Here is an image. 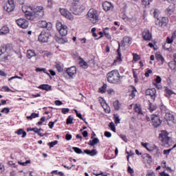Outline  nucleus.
<instances>
[{
	"label": "nucleus",
	"instance_id": "f257e3e1",
	"mask_svg": "<svg viewBox=\"0 0 176 176\" xmlns=\"http://www.w3.org/2000/svg\"><path fill=\"white\" fill-rule=\"evenodd\" d=\"M22 10L25 13V16L28 20L34 21V18L42 19L45 16V9L43 6H37L35 8L32 6H23Z\"/></svg>",
	"mask_w": 176,
	"mask_h": 176
},
{
	"label": "nucleus",
	"instance_id": "f03ea898",
	"mask_svg": "<svg viewBox=\"0 0 176 176\" xmlns=\"http://www.w3.org/2000/svg\"><path fill=\"white\" fill-rule=\"evenodd\" d=\"M107 81L109 83H113L114 85H119L120 83V74L118 70H112L107 73Z\"/></svg>",
	"mask_w": 176,
	"mask_h": 176
},
{
	"label": "nucleus",
	"instance_id": "7ed1b4c3",
	"mask_svg": "<svg viewBox=\"0 0 176 176\" xmlns=\"http://www.w3.org/2000/svg\"><path fill=\"white\" fill-rule=\"evenodd\" d=\"M87 19L92 23V24L98 23V21L100 20V14H98V11L96 9L91 8L87 12Z\"/></svg>",
	"mask_w": 176,
	"mask_h": 176
},
{
	"label": "nucleus",
	"instance_id": "20e7f679",
	"mask_svg": "<svg viewBox=\"0 0 176 176\" xmlns=\"http://www.w3.org/2000/svg\"><path fill=\"white\" fill-rule=\"evenodd\" d=\"M126 43H128V45H130L131 43V38L129 36H125L123 38L122 41H121V43L118 44V49L117 50V58L116 60H114V63H116V61H122V53H120V46H126Z\"/></svg>",
	"mask_w": 176,
	"mask_h": 176
},
{
	"label": "nucleus",
	"instance_id": "39448f33",
	"mask_svg": "<svg viewBox=\"0 0 176 176\" xmlns=\"http://www.w3.org/2000/svg\"><path fill=\"white\" fill-rule=\"evenodd\" d=\"M56 30L60 34L61 36H65L68 34V27L63 25L61 22L56 23Z\"/></svg>",
	"mask_w": 176,
	"mask_h": 176
},
{
	"label": "nucleus",
	"instance_id": "423d86ee",
	"mask_svg": "<svg viewBox=\"0 0 176 176\" xmlns=\"http://www.w3.org/2000/svg\"><path fill=\"white\" fill-rule=\"evenodd\" d=\"M50 38V33L43 31L38 36V42H41V43H47Z\"/></svg>",
	"mask_w": 176,
	"mask_h": 176
},
{
	"label": "nucleus",
	"instance_id": "0eeeda50",
	"mask_svg": "<svg viewBox=\"0 0 176 176\" xmlns=\"http://www.w3.org/2000/svg\"><path fill=\"white\" fill-rule=\"evenodd\" d=\"M151 120L153 122V126L155 129L160 127V126L162 124L163 122L162 120H160V117H159V116L155 114H153L151 116Z\"/></svg>",
	"mask_w": 176,
	"mask_h": 176
},
{
	"label": "nucleus",
	"instance_id": "6e6552de",
	"mask_svg": "<svg viewBox=\"0 0 176 176\" xmlns=\"http://www.w3.org/2000/svg\"><path fill=\"white\" fill-rule=\"evenodd\" d=\"M70 2H72V5L73 6L70 8L71 12H72L74 14H76V16H78V14H80L82 12L76 10V7H74L79 3V0H70Z\"/></svg>",
	"mask_w": 176,
	"mask_h": 176
},
{
	"label": "nucleus",
	"instance_id": "1a4fd4ad",
	"mask_svg": "<svg viewBox=\"0 0 176 176\" xmlns=\"http://www.w3.org/2000/svg\"><path fill=\"white\" fill-rule=\"evenodd\" d=\"M155 24L158 25V27H167V24H168V19L167 17H162L161 21L157 19L155 20Z\"/></svg>",
	"mask_w": 176,
	"mask_h": 176
},
{
	"label": "nucleus",
	"instance_id": "9d476101",
	"mask_svg": "<svg viewBox=\"0 0 176 176\" xmlns=\"http://www.w3.org/2000/svg\"><path fill=\"white\" fill-rule=\"evenodd\" d=\"M60 14L62 16H64L66 19H68L69 20H73L74 19V15L69 12V11L64 9V8H60Z\"/></svg>",
	"mask_w": 176,
	"mask_h": 176
},
{
	"label": "nucleus",
	"instance_id": "9b49d317",
	"mask_svg": "<svg viewBox=\"0 0 176 176\" xmlns=\"http://www.w3.org/2000/svg\"><path fill=\"white\" fill-rule=\"evenodd\" d=\"M16 24L19 25V27H21V28H28V21L25 20V19H19L16 20Z\"/></svg>",
	"mask_w": 176,
	"mask_h": 176
},
{
	"label": "nucleus",
	"instance_id": "f8f14e48",
	"mask_svg": "<svg viewBox=\"0 0 176 176\" xmlns=\"http://www.w3.org/2000/svg\"><path fill=\"white\" fill-rule=\"evenodd\" d=\"M142 38L144 41H152V33L148 29H145L142 33Z\"/></svg>",
	"mask_w": 176,
	"mask_h": 176
},
{
	"label": "nucleus",
	"instance_id": "ddd939ff",
	"mask_svg": "<svg viewBox=\"0 0 176 176\" xmlns=\"http://www.w3.org/2000/svg\"><path fill=\"white\" fill-rule=\"evenodd\" d=\"M146 96H149L152 100H155L156 98V89H148L146 91Z\"/></svg>",
	"mask_w": 176,
	"mask_h": 176
},
{
	"label": "nucleus",
	"instance_id": "4468645a",
	"mask_svg": "<svg viewBox=\"0 0 176 176\" xmlns=\"http://www.w3.org/2000/svg\"><path fill=\"white\" fill-rule=\"evenodd\" d=\"M39 27H41V28H47V30H50L52 28V23H47L46 21H40Z\"/></svg>",
	"mask_w": 176,
	"mask_h": 176
},
{
	"label": "nucleus",
	"instance_id": "2eb2a0df",
	"mask_svg": "<svg viewBox=\"0 0 176 176\" xmlns=\"http://www.w3.org/2000/svg\"><path fill=\"white\" fill-rule=\"evenodd\" d=\"M164 119L168 122V124H170V122H174V116L168 111L165 114Z\"/></svg>",
	"mask_w": 176,
	"mask_h": 176
},
{
	"label": "nucleus",
	"instance_id": "dca6fc26",
	"mask_svg": "<svg viewBox=\"0 0 176 176\" xmlns=\"http://www.w3.org/2000/svg\"><path fill=\"white\" fill-rule=\"evenodd\" d=\"M67 74L70 77L74 76V75L76 74V67L75 66H73L72 67L68 68L67 69Z\"/></svg>",
	"mask_w": 176,
	"mask_h": 176
},
{
	"label": "nucleus",
	"instance_id": "f3484780",
	"mask_svg": "<svg viewBox=\"0 0 176 176\" xmlns=\"http://www.w3.org/2000/svg\"><path fill=\"white\" fill-rule=\"evenodd\" d=\"M103 9L105 10V12H108L111 10V9H113V6H112V3L105 1L102 3Z\"/></svg>",
	"mask_w": 176,
	"mask_h": 176
},
{
	"label": "nucleus",
	"instance_id": "a211bd4d",
	"mask_svg": "<svg viewBox=\"0 0 176 176\" xmlns=\"http://www.w3.org/2000/svg\"><path fill=\"white\" fill-rule=\"evenodd\" d=\"M55 41L60 45H64V43H67V42H68V40L67 38H60L58 36L55 37Z\"/></svg>",
	"mask_w": 176,
	"mask_h": 176
},
{
	"label": "nucleus",
	"instance_id": "6ab92c4d",
	"mask_svg": "<svg viewBox=\"0 0 176 176\" xmlns=\"http://www.w3.org/2000/svg\"><path fill=\"white\" fill-rule=\"evenodd\" d=\"M3 9L8 13H10V12H13L14 10V6H12L10 4H6L3 6Z\"/></svg>",
	"mask_w": 176,
	"mask_h": 176
},
{
	"label": "nucleus",
	"instance_id": "aec40b11",
	"mask_svg": "<svg viewBox=\"0 0 176 176\" xmlns=\"http://www.w3.org/2000/svg\"><path fill=\"white\" fill-rule=\"evenodd\" d=\"M84 153H86L87 155H89V156H96V155H97V151L96 149H93L91 151L89 149H86L84 151Z\"/></svg>",
	"mask_w": 176,
	"mask_h": 176
},
{
	"label": "nucleus",
	"instance_id": "412c9836",
	"mask_svg": "<svg viewBox=\"0 0 176 176\" xmlns=\"http://www.w3.org/2000/svg\"><path fill=\"white\" fill-rule=\"evenodd\" d=\"M38 89H41V90H46V91H49V90H52V86L46 84L41 85L38 87Z\"/></svg>",
	"mask_w": 176,
	"mask_h": 176
},
{
	"label": "nucleus",
	"instance_id": "4be33fe9",
	"mask_svg": "<svg viewBox=\"0 0 176 176\" xmlns=\"http://www.w3.org/2000/svg\"><path fill=\"white\" fill-rule=\"evenodd\" d=\"M15 133L18 134V135H22V138H25V137L27 135V132H25L23 129L17 130Z\"/></svg>",
	"mask_w": 176,
	"mask_h": 176
},
{
	"label": "nucleus",
	"instance_id": "5701e85b",
	"mask_svg": "<svg viewBox=\"0 0 176 176\" xmlns=\"http://www.w3.org/2000/svg\"><path fill=\"white\" fill-rule=\"evenodd\" d=\"M168 67L173 72H176V63L174 60L168 63Z\"/></svg>",
	"mask_w": 176,
	"mask_h": 176
},
{
	"label": "nucleus",
	"instance_id": "b1692460",
	"mask_svg": "<svg viewBox=\"0 0 176 176\" xmlns=\"http://www.w3.org/2000/svg\"><path fill=\"white\" fill-rule=\"evenodd\" d=\"M6 34H9V28L3 26L0 29V35H6Z\"/></svg>",
	"mask_w": 176,
	"mask_h": 176
},
{
	"label": "nucleus",
	"instance_id": "393cba45",
	"mask_svg": "<svg viewBox=\"0 0 176 176\" xmlns=\"http://www.w3.org/2000/svg\"><path fill=\"white\" fill-rule=\"evenodd\" d=\"M131 94H129V98L131 100H133L134 97H135V93H137V89L135 88L134 86H131Z\"/></svg>",
	"mask_w": 176,
	"mask_h": 176
},
{
	"label": "nucleus",
	"instance_id": "a878e982",
	"mask_svg": "<svg viewBox=\"0 0 176 176\" xmlns=\"http://www.w3.org/2000/svg\"><path fill=\"white\" fill-rule=\"evenodd\" d=\"M98 142H100V140H98L97 138H95L93 139V140H90L88 142V144H89L91 146H94V145H97Z\"/></svg>",
	"mask_w": 176,
	"mask_h": 176
},
{
	"label": "nucleus",
	"instance_id": "bb28decb",
	"mask_svg": "<svg viewBox=\"0 0 176 176\" xmlns=\"http://www.w3.org/2000/svg\"><path fill=\"white\" fill-rule=\"evenodd\" d=\"M35 56H36V54H35L34 51L31 50L27 51V57L28 58H32V57H35Z\"/></svg>",
	"mask_w": 176,
	"mask_h": 176
},
{
	"label": "nucleus",
	"instance_id": "cd10ccee",
	"mask_svg": "<svg viewBox=\"0 0 176 176\" xmlns=\"http://www.w3.org/2000/svg\"><path fill=\"white\" fill-rule=\"evenodd\" d=\"M135 112H137L138 115H142V109L141 108V106L135 104Z\"/></svg>",
	"mask_w": 176,
	"mask_h": 176
},
{
	"label": "nucleus",
	"instance_id": "c85d7f7f",
	"mask_svg": "<svg viewBox=\"0 0 176 176\" xmlns=\"http://www.w3.org/2000/svg\"><path fill=\"white\" fill-rule=\"evenodd\" d=\"M113 105L116 111H119L120 109V103L118 100H116L115 102H113Z\"/></svg>",
	"mask_w": 176,
	"mask_h": 176
},
{
	"label": "nucleus",
	"instance_id": "c756f323",
	"mask_svg": "<svg viewBox=\"0 0 176 176\" xmlns=\"http://www.w3.org/2000/svg\"><path fill=\"white\" fill-rule=\"evenodd\" d=\"M155 58L158 61H161L162 64L164 63V58L160 54H156Z\"/></svg>",
	"mask_w": 176,
	"mask_h": 176
},
{
	"label": "nucleus",
	"instance_id": "7c9ffc66",
	"mask_svg": "<svg viewBox=\"0 0 176 176\" xmlns=\"http://www.w3.org/2000/svg\"><path fill=\"white\" fill-rule=\"evenodd\" d=\"M160 137H162L161 141H162L165 144H168V141H170V138H168L167 135H162V134H160Z\"/></svg>",
	"mask_w": 176,
	"mask_h": 176
},
{
	"label": "nucleus",
	"instance_id": "2f4dec72",
	"mask_svg": "<svg viewBox=\"0 0 176 176\" xmlns=\"http://www.w3.org/2000/svg\"><path fill=\"white\" fill-rule=\"evenodd\" d=\"M35 118H39V113H32L30 116H27V119L32 120Z\"/></svg>",
	"mask_w": 176,
	"mask_h": 176
},
{
	"label": "nucleus",
	"instance_id": "473e14b6",
	"mask_svg": "<svg viewBox=\"0 0 176 176\" xmlns=\"http://www.w3.org/2000/svg\"><path fill=\"white\" fill-rule=\"evenodd\" d=\"M166 94L165 96L168 98H170V97H171V95L173 94L174 91H173V90L168 89V88H166L165 89Z\"/></svg>",
	"mask_w": 176,
	"mask_h": 176
},
{
	"label": "nucleus",
	"instance_id": "72a5a7b5",
	"mask_svg": "<svg viewBox=\"0 0 176 176\" xmlns=\"http://www.w3.org/2000/svg\"><path fill=\"white\" fill-rule=\"evenodd\" d=\"M79 64L80 67H82L83 68H87L88 67L87 63H86V61H85V60H83L82 58H80Z\"/></svg>",
	"mask_w": 176,
	"mask_h": 176
},
{
	"label": "nucleus",
	"instance_id": "f704fd0d",
	"mask_svg": "<svg viewBox=\"0 0 176 176\" xmlns=\"http://www.w3.org/2000/svg\"><path fill=\"white\" fill-rule=\"evenodd\" d=\"M6 52H8V45L1 47L0 50V56H2L3 53H6Z\"/></svg>",
	"mask_w": 176,
	"mask_h": 176
},
{
	"label": "nucleus",
	"instance_id": "c9c22d12",
	"mask_svg": "<svg viewBox=\"0 0 176 176\" xmlns=\"http://www.w3.org/2000/svg\"><path fill=\"white\" fill-rule=\"evenodd\" d=\"M31 130H32V131H34L40 137H43V135H44L43 133H41V131H39L38 128H32Z\"/></svg>",
	"mask_w": 176,
	"mask_h": 176
},
{
	"label": "nucleus",
	"instance_id": "e433bc0d",
	"mask_svg": "<svg viewBox=\"0 0 176 176\" xmlns=\"http://www.w3.org/2000/svg\"><path fill=\"white\" fill-rule=\"evenodd\" d=\"M72 123H74V118L69 116L66 120V124H72Z\"/></svg>",
	"mask_w": 176,
	"mask_h": 176
},
{
	"label": "nucleus",
	"instance_id": "4c0bfd02",
	"mask_svg": "<svg viewBox=\"0 0 176 176\" xmlns=\"http://www.w3.org/2000/svg\"><path fill=\"white\" fill-rule=\"evenodd\" d=\"M156 106L154 105L152 103H149V107H148V109L150 111V112H153V111H156Z\"/></svg>",
	"mask_w": 176,
	"mask_h": 176
},
{
	"label": "nucleus",
	"instance_id": "58836bf2",
	"mask_svg": "<svg viewBox=\"0 0 176 176\" xmlns=\"http://www.w3.org/2000/svg\"><path fill=\"white\" fill-rule=\"evenodd\" d=\"M107 91V85H103L102 87H101L100 88H99V93H102V94H103V93H105Z\"/></svg>",
	"mask_w": 176,
	"mask_h": 176
},
{
	"label": "nucleus",
	"instance_id": "ea45409f",
	"mask_svg": "<svg viewBox=\"0 0 176 176\" xmlns=\"http://www.w3.org/2000/svg\"><path fill=\"white\" fill-rule=\"evenodd\" d=\"M113 116L115 118L116 124H119V123H120V118H119V114H114Z\"/></svg>",
	"mask_w": 176,
	"mask_h": 176
},
{
	"label": "nucleus",
	"instance_id": "a19ab883",
	"mask_svg": "<svg viewBox=\"0 0 176 176\" xmlns=\"http://www.w3.org/2000/svg\"><path fill=\"white\" fill-rule=\"evenodd\" d=\"M109 127H110L111 130L114 133H116V127H115V124L113 122H110L109 124Z\"/></svg>",
	"mask_w": 176,
	"mask_h": 176
},
{
	"label": "nucleus",
	"instance_id": "79ce46f5",
	"mask_svg": "<svg viewBox=\"0 0 176 176\" xmlns=\"http://www.w3.org/2000/svg\"><path fill=\"white\" fill-rule=\"evenodd\" d=\"M73 151L76 152V153H78V155H80L81 153H83V151H82V149L78 148V147H73Z\"/></svg>",
	"mask_w": 176,
	"mask_h": 176
},
{
	"label": "nucleus",
	"instance_id": "37998d69",
	"mask_svg": "<svg viewBox=\"0 0 176 176\" xmlns=\"http://www.w3.org/2000/svg\"><path fill=\"white\" fill-rule=\"evenodd\" d=\"M160 109L164 113H167V112H168V109L164 104L161 105Z\"/></svg>",
	"mask_w": 176,
	"mask_h": 176
},
{
	"label": "nucleus",
	"instance_id": "c03bdc74",
	"mask_svg": "<svg viewBox=\"0 0 176 176\" xmlns=\"http://www.w3.org/2000/svg\"><path fill=\"white\" fill-rule=\"evenodd\" d=\"M57 144H58V141L55 140L54 142H49L48 145L50 146V148H53V146H54V145H57Z\"/></svg>",
	"mask_w": 176,
	"mask_h": 176
},
{
	"label": "nucleus",
	"instance_id": "a18cd8bd",
	"mask_svg": "<svg viewBox=\"0 0 176 176\" xmlns=\"http://www.w3.org/2000/svg\"><path fill=\"white\" fill-rule=\"evenodd\" d=\"M2 113H9L10 112V109L5 107L1 110Z\"/></svg>",
	"mask_w": 176,
	"mask_h": 176
},
{
	"label": "nucleus",
	"instance_id": "49530a36",
	"mask_svg": "<svg viewBox=\"0 0 176 176\" xmlns=\"http://www.w3.org/2000/svg\"><path fill=\"white\" fill-rule=\"evenodd\" d=\"M145 156L148 159V163H152V156L149 154H145Z\"/></svg>",
	"mask_w": 176,
	"mask_h": 176
},
{
	"label": "nucleus",
	"instance_id": "de8ad7c7",
	"mask_svg": "<svg viewBox=\"0 0 176 176\" xmlns=\"http://www.w3.org/2000/svg\"><path fill=\"white\" fill-rule=\"evenodd\" d=\"M151 0H142V3L144 5V6H146L150 4Z\"/></svg>",
	"mask_w": 176,
	"mask_h": 176
},
{
	"label": "nucleus",
	"instance_id": "09e8293b",
	"mask_svg": "<svg viewBox=\"0 0 176 176\" xmlns=\"http://www.w3.org/2000/svg\"><path fill=\"white\" fill-rule=\"evenodd\" d=\"M155 82L156 84H159L162 82V78L160 76H157L155 79Z\"/></svg>",
	"mask_w": 176,
	"mask_h": 176
},
{
	"label": "nucleus",
	"instance_id": "8fccbe9b",
	"mask_svg": "<svg viewBox=\"0 0 176 176\" xmlns=\"http://www.w3.org/2000/svg\"><path fill=\"white\" fill-rule=\"evenodd\" d=\"M61 112H62V113H63V115H66V113H68V112H69V109L63 108V109H62Z\"/></svg>",
	"mask_w": 176,
	"mask_h": 176
},
{
	"label": "nucleus",
	"instance_id": "3c124183",
	"mask_svg": "<svg viewBox=\"0 0 176 176\" xmlns=\"http://www.w3.org/2000/svg\"><path fill=\"white\" fill-rule=\"evenodd\" d=\"M155 19H159V12H157V9H155L153 12Z\"/></svg>",
	"mask_w": 176,
	"mask_h": 176
},
{
	"label": "nucleus",
	"instance_id": "603ef678",
	"mask_svg": "<svg viewBox=\"0 0 176 176\" xmlns=\"http://www.w3.org/2000/svg\"><path fill=\"white\" fill-rule=\"evenodd\" d=\"M45 120H46V118L42 117L41 118L40 121L37 123V124H38V126H41L42 123H43V122H45Z\"/></svg>",
	"mask_w": 176,
	"mask_h": 176
},
{
	"label": "nucleus",
	"instance_id": "864d4df0",
	"mask_svg": "<svg viewBox=\"0 0 176 176\" xmlns=\"http://www.w3.org/2000/svg\"><path fill=\"white\" fill-rule=\"evenodd\" d=\"M104 136L107 138H111L112 137V133H111V132L105 131Z\"/></svg>",
	"mask_w": 176,
	"mask_h": 176
},
{
	"label": "nucleus",
	"instance_id": "5fc2aeb1",
	"mask_svg": "<svg viewBox=\"0 0 176 176\" xmlns=\"http://www.w3.org/2000/svg\"><path fill=\"white\" fill-rule=\"evenodd\" d=\"M133 56L134 61H138V59L140 58V56L137 54H133Z\"/></svg>",
	"mask_w": 176,
	"mask_h": 176
},
{
	"label": "nucleus",
	"instance_id": "6e6d98bb",
	"mask_svg": "<svg viewBox=\"0 0 176 176\" xmlns=\"http://www.w3.org/2000/svg\"><path fill=\"white\" fill-rule=\"evenodd\" d=\"M65 138H66L67 141H69L72 139V135L67 133L65 135Z\"/></svg>",
	"mask_w": 176,
	"mask_h": 176
},
{
	"label": "nucleus",
	"instance_id": "4d7b16f0",
	"mask_svg": "<svg viewBox=\"0 0 176 176\" xmlns=\"http://www.w3.org/2000/svg\"><path fill=\"white\" fill-rule=\"evenodd\" d=\"M56 68L58 69V72H61L63 71V67H61V65H60V64H57L56 65Z\"/></svg>",
	"mask_w": 176,
	"mask_h": 176
},
{
	"label": "nucleus",
	"instance_id": "13d9d810",
	"mask_svg": "<svg viewBox=\"0 0 176 176\" xmlns=\"http://www.w3.org/2000/svg\"><path fill=\"white\" fill-rule=\"evenodd\" d=\"M173 151V148H169L168 150H164V155H170V152Z\"/></svg>",
	"mask_w": 176,
	"mask_h": 176
},
{
	"label": "nucleus",
	"instance_id": "bf43d9fd",
	"mask_svg": "<svg viewBox=\"0 0 176 176\" xmlns=\"http://www.w3.org/2000/svg\"><path fill=\"white\" fill-rule=\"evenodd\" d=\"M120 137L122 138V140H123V141H124V142H127L128 140L126 135H120Z\"/></svg>",
	"mask_w": 176,
	"mask_h": 176
},
{
	"label": "nucleus",
	"instance_id": "052dcab7",
	"mask_svg": "<svg viewBox=\"0 0 176 176\" xmlns=\"http://www.w3.org/2000/svg\"><path fill=\"white\" fill-rule=\"evenodd\" d=\"M153 85L155 86L158 90H160L162 88L161 85L156 84V82H153Z\"/></svg>",
	"mask_w": 176,
	"mask_h": 176
},
{
	"label": "nucleus",
	"instance_id": "680f3d73",
	"mask_svg": "<svg viewBox=\"0 0 176 176\" xmlns=\"http://www.w3.org/2000/svg\"><path fill=\"white\" fill-rule=\"evenodd\" d=\"M7 4L14 6V0H8Z\"/></svg>",
	"mask_w": 176,
	"mask_h": 176
},
{
	"label": "nucleus",
	"instance_id": "e2e57ef3",
	"mask_svg": "<svg viewBox=\"0 0 176 176\" xmlns=\"http://www.w3.org/2000/svg\"><path fill=\"white\" fill-rule=\"evenodd\" d=\"M167 44L170 45V43H173V38H170V37H167L166 38Z\"/></svg>",
	"mask_w": 176,
	"mask_h": 176
},
{
	"label": "nucleus",
	"instance_id": "0e129e2a",
	"mask_svg": "<svg viewBox=\"0 0 176 176\" xmlns=\"http://www.w3.org/2000/svg\"><path fill=\"white\" fill-rule=\"evenodd\" d=\"M128 173H129V174H134V170H133V168H131V167L129 166L128 167Z\"/></svg>",
	"mask_w": 176,
	"mask_h": 176
},
{
	"label": "nucleus",
	"instance_id": "69168bd1",
	"mask_svg": "<svg viewBox=\"0 0 176 176\" xmlns=\"http://www.w3.org/2000/svg\"><path fill=\"white\" fill-rule=\"evenodd\" d=\"M146 176H156V175L154 173V172L150 171L146 175Z\"/></svg>",
	"mask_w": 176,
	"mask_h": 176
},
{
	"label": "nucleus",
	"instance_id": "338daca9",
	"mask_svg": "<svg viewBox=\"0 0 176 176\" xmlns=\"http://www.w3.org/2000/svg\"><path fill=\"white\" fill-rule=\"evenodd\" d=\"M48 126H49L50 129H53V126H54V122L50 121L48 124Z\"/></svg>",
	"mask_w": 176,
	"mask_h": 176
},
{
	"label": "nucleus",
	"instance_id": "774afa93",
	"mask_svg": "<svg viewBox=\"0 0 176 176\" xmlns=\"http://www.w3.org/2000/svg\"><path fill=\"white\" fill-rule=\"evenodd\" d=\"M155 155H156V156H157L159 157V156H160V155H162V151H160V150H159V149H157Z\"/></svg>",
	"mask_w": 176,
	"mask_h": 176
}]
</instances>
